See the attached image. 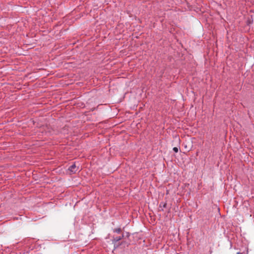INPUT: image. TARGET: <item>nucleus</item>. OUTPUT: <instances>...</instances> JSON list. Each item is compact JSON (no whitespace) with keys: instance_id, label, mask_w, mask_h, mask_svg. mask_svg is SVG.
<instances>
[{"instance_id":"f257e3e1","label":"nucleus","mask_w":254,"mask_h":254,"mask_svg":"<svg viewBox=\"0 0 254 254\" xmlns=\"http://www.w3.org/2000/svg\"><path fill=\"white\" fill-rule=\"evenodd\" d=\"M78 169H79V166L77 167L75 163L72 164V165H71L68 168V170L71 173H75L77 171H78Z\"/></svg>"},{"instance_id":"f03ea898","label":"nucleus","mask_w":254,"mask_h":254,"mask_svg":"<svg viewBox=\"0 0 254 254\" xmlns=\"http://www.w3.org/2000/svg\"><path fill=\"white\" fill-rule=\"evenodd\" d=\"M166 205H167L166 203L161 202L160 204V206H159V207L161 209L160 210L163 211L164 210L163 208H165L166 207Z\"/></svg>"},{"instance_id":"7ed1b4c3","label":"nucleus","mask_w":254,"mask_h":254,"mask_svg":"<svg viewBox=\"0 0 254 254\" xmlns=\"http://www.w3.org/2000/svg\"><path fill=\"white\" fill-rule=\"evenodd\" d=\"M123 237V235L122 237H117L116 238H114V241L116 242H118L121 240Z\"/></svg>"},{"instance_id":"20e7f679","label":"nucleus","mask_w":254,"mask_h":254,"mask_svg":"<svg viewBox=\"0 0 254 254\" xmlns=\"http://www.w3.org/2000/svg\"><path fill=\"white\" fill-rule=\"evenodd\" d=\"M121 231V229L120 228H116L114 230V232L116 233H120Z\"/></svg>"},{"instance_id":"39448f33","label":"nucleus","mask_w":254,"mask_h":254,"mask_svg":"<svg viewBox=\"0 0 254 254\" xmlns=\"http://www.w3.org/2000/svg\"><path fill=\"white\" fill-rule=\"evenodd\" d=\"M173 150L175 152H176V153H177V152H178V150H178V147H174V148H173Z\"/></svg>"}]
</instances>
